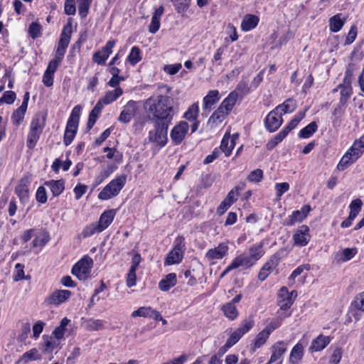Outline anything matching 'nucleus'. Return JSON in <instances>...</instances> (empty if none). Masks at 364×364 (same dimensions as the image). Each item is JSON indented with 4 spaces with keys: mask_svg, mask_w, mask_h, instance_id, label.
I'll return each instance as SVG.
<instances>
[{
    "mask_svg": "<svg viewBox=\"0 0 364 364\" xmlns=\"http://www.w3.org/2000/svg\"><path fill=\"white\" fill-rule=\"evenodd\" d=\"M145 108L152 114L154 122H171L174 114L172 100L166 95L149 98L145 102Z\"/></svg>",
    "mask_w": 364,
    "mask_h": 364,
    "instance_id": "1",
    "label": "nucleus"
},
{
    "mask_svg": "<svg viewBox=\"0 0 364 364\" xmlns=\"http://www.w3.org/2000/svg\"><path fill=\"white\" fill-rule=\"evenodd\" d=\"M364 153V135L356 139L342 156L337 169L344 171L354 164Z\"/></svg>",
    "mask_w": 364,
    "mask_h": 364,
    "instance_id": "2",
    "label": "nucleus"
},
{
    "mask_svg": "<svg viewBox=\"0 0 364 364\" xmlns=\"http://www.w3.org/2000/svg\"><path fill=\"white\" fill-rule=\"evenodd\" d=\"M127 182V175L122 174L112 180L98 194V198L107 200L117 196Z\"/></svg>",
    "mask_w": 364,
    "mask_h": 364,
    "instance_id": "3",
    "label": "nucleus"
},
{
    "mask_svg": "<svg viewBox=\"0 0 364 364\" xmlns=\"http://www.w3.org/2000/svg\"><path fill=\"white\" fill-rule=\"evenodd\" d=\"M264 255L262 250V244L253 245L249 248V255L241 254L235 258L240 267L248 269L252 267L257 260H259Z\"/></svg>",
    "mask_w": 364,
    "mask_h": 364,
    "instance_id": "4",
    "label": "nucleus"
},
{
    "mask_svg": "<svg viewBox=\"0 0 364 364\" xmlns=\"http://www.w3.org/2000/svg\"><path fill=\"white\" fill-rule=\"evenodd\" d=\"M171 122H155V129L150 131L149 139L161 146H164L167 142V132Z\"/></svg>",
    "mask_w": 364,
    "mask_h": 364,
    "instance_id": "5",
    "label": "nucleus"
},
{
    "mask_svg": "<svg viewBox=\"0 0 364 364\" xmlns=\"http://www.w3.org/2000/svg\"><path fill=\"white\" fill-rule=\"evenodd\" d=\"M285 250L280 249L263 265L258 274V279L260 281L265 280L272 271L278 266L281 259L285 255Z\"/></svg>",
    "mask_w": 364,
    "mask_h": 364,
    "instance_id": "6",
    "label": "nucleus"
},
{
    "mask_svg": "<svg viewBox=\"0 0 364 364\" xmlns=\"http://www.w3.org/2000/svg\"><path fill=\"white\" fill-rule=\"evenodd\" d=\"M184 240L185 239L183 236H178L176 237L174 247L173 250L168 253L166 259V264L171 265L181 262L185 249Z\"/></svg>",
    "mask_w": 364,
    "mask_h": 364,
    "instance_id": "7",
    "label": "nucleus"
},
{
    "mask_svg": "<svg viewBox=\"0 0 364 364\" xmlns=\"http://www.w3.org/2000/svg\"><path fill=\"white\" fill-rule=\"evenodd\" d=\"M92 258L89 256H85L73 267L72 274L79 279H85L92 269Z\"/></svg>",
    "mask_w": 364,
    "mask_h": 364,
    "instance_id": "8",
    "label": "nucleus"
},
{
    "mask_svg": "<svg viewBox=\"0 0 364 364\" xmlns=\"http://www.w3.org/2000/svg\"><path fill=\"white\" fill-rule=\"evenodd\" d=\"M279 295L281 298L279 301L280 309L282 310H287L292 306L294 299L297 296V291L293 290L289 292L288 289L286 287H283L280 289Z\"/></svg>",
    "mask_w": 364,
    "mask_h": 364,
    "instance_id": "9",
    "label": "nucleus"
},
{
    "mask_svg": "<svg viewBox=\"0 0 364 364\" xmlns=\"http://www.w3.org/2000/svg\"><path fill=\"white\" fill-rule=\"evenodd\" d=\"M31 183L30 176H25L18 182V186L15 188V193L19 198L20 200L25 203L28 201V187Z\"/></svg>",
    "mask_w": 364,
    "mask_h": 364,
    "instance_id": "10",
    "label": "nucleus"
},
{
    "mask_svg": "<svg viewBox=\"0 0 364 364\" xmlns=\"http://www.w3.org/2000/svg\"><path fill=\"white\" fill-rule=\"evenodd\" d=\"M282 113L275 108L271 111L267 116L265 119V126L270 132L277 131L282 123Z\"/></svg>",
    "mask_w": 364,
    "mask_h": 364,
    "instance_id": "11",
    "label": "nucleus"
},
{
    "mask_svg": "<svg viewBox=\"0 0 364 364\" xmlns=\"http://www.w3.org/2000/svg\"><path fill=\"white\" fill-rule=\"evenodd\" d=\"M188 130V124L186 122H181L176 125L171 132V138L176 145L180 144L185 138Z\"/></svg>",
    "mask_w": 364,
    "mask_h": 364,
    "instance_id": "12",
    "label": "nucleus"
},
{
    "mask_svg": "<svg viewBox=\"0 0 364 364\" xmlns=\"http://www.w3.org/2000/svg\"><path fill=\"white\" fill-rule=\"evenodd\" d=\"M70 296L71 291L69 290H55L46 299V302L48 304L60 305L66 301Z\"/></svg>",
    "mask_w": 364,
    "mask_h": 364,
    "instance_id": "13",
    "label": "nucleus"
},
{
    "mask_svg": "<svg viewBox=\"0 0 364 364\" xmlns=\"http://www.w3.org/2000/svg\"><path fill=\"white\" fill-rule=\"evenodd\" d=\"M310 240L309 228L306 225L299 226L294 235L295 245L303 247L308 244Z\"/></svg>",
    "mask_w": 364,
    "mask_h": 364,
    "instance_id": "14",
    "label": "nucleus"
},
{
    "mask_svg": "<svg viewBox=\"0 0 364 364\" xmlns=\"http://www.w3.org/2000/svg\"><path fill=\"white\" fill-rule=\"evenodd\" d=\"M136 111V105L134 101L130 100L124 107L119 117V121L122 123L129 122L134 117Z\"/></svg>",
    "mask_w": 364,
    "mask_h": 364,
    "instance_id": "15",
    "label": "nucleus"
},
{
    "mask_svg": "<svg viewBox=\"0 0 364 364\" xmlns=\"http://www.w3.org/2000/svg\"><path fill=\"white\" fill-rule=\"evenodd\" d=\"M228 246L223 242L219 244L218 247L210 249L206 252L205 257L210 260L220 259L228 254Z\"/></svg>",
    "mask_w": 364,
    "mask_h": 364,
    "instance_id": "16",
    "label": "nucleus"
},
{
    "mask_svg": "<svg viewBox=\"0 0 364 364\" xmlns=\"http://www.w3.org/2000/svg\"><path fill=\"white\" fill-rule=\"evenodd\" d=\"M311 211V207L309 205H304L300 210H295L289 216V220L286 223L287 225H293L296 223L301 222L306 218Z\"/></svg>",
    "mask_w": 364,
    "mask_h": 364,
    "instance_id": "17",
    "label": "nucleus"
},
{
    "mask_svg": "<svg viewBox=\"0 0 364 364\" xmlns=\"http://www.w3.org/2000/svg\"><path fill=\"white\" fill-rule=\"evenodd\" d=\"M164 11L163 6H160L156 9L152 16L151 23L149 26V31L151 33H156L160 28V19Z\"/></svg>",
    "mask_w": 364,
    "mask_h": 364,
    "instance_id": "18",
    "label": "nucleus"
},
{
    "mask_svg": "<svg viewBox=\"0 0 364 364\" xmlns=\"http://www.w3.org/2000/svg\"><path fill=\"white\" fill-rule=\"evenodd\" d=\"M44 186L50 188L54 197L59 196L65 189V182L63 179L45 181Z\"/></svg>",
    "mask_w": 364,
    "mask_h": 364,
    "instance_id": "19",
    "label": "nucleus"
},
{
    "mask_svg": "<svg viewBox=\"0 0 364 364\" xmlns=\"http://www.w3.org/2000/svg\"><path fill=\"white\" fill-rule=\"evenodd\" d=\"M115 215L114 210H109L105 211L100 216L97 223L100 227V231L105 230L113 221Z\"/></svg>",
    "mask_w": 364,
    "mask_h": 364,
    "instance_id": "20",
    "label": "nucleus"
},
{
    "mask_svg": "<svg viewBox=\"0 0 364 364\" xmlns=\"http://www.w3.org/2000/svg\"><path fill=\"white\" fill-rule=\"evenodd\" d=\"M177 278L175 273L167 274L164 279L160 281L159 284V289L163 291H168L171 287L176 284Z\"/></svg>",
    "mask_w": 364,
    "mask_h": 364,
    "instance_id": "21",
    "label": "nucleus"
},
{
    "mask_svg": "<svg viewBox=\"0 0 364 364\" xmlns=\"http://www.w3.org/2000/svg\"><path fill=\"white\" fill-rule=\"evenodd\" d=\"M78 125L67 122L64 137H63V141L65 146L70 145L72 141H73L75 134L77 133Z\"/></svg>",
    "mask_w": 364,
    "mask_h": 364,
    "instance_id": "22",
    "label": "nucleus"
},
{
    "mask_svg": "<svg viewBox=\"0 0 364 364\" xmlns=\"http://www.w3.org/2000/svg\"><path fill=\"white\" fill-rule=\"evenodd\" d=\"M330 343V338L323 335L318 336L312 341L309 350L312 352L323 350Z\"/></svg>",
    "mask_w": 364,
    "mask_h": 364,
    "instance_id": "23",
    "label": "nucleus"
},
{
    "mask_svg": "<svg viewBox=\"0 0 364 364\" xmlns=\"http://www.w3.org/2000/svg\"><path fill=\"white\" fill-rule=\"evenodd\" d=\"M286 351V344L284 341H279L272 346V354L268 363H272L278 360Z\"/></svg>",
    "mask_w": 364,
    "mask_h": 364,
    "instance_id": "24",
    "label": "nucleus"
},
{
    "mask_svg": "<svg viewBox=\"0 0 364 364\" xmlns=\"http://www.w3.org/2000/svg\"><path fill=\"white\" fill-rule=\"evenodd\" d=\"M41 359V355L36 348L24 353L22 356L16 362V364H26L30 361L37 360Z\"/></svg>",
    "mask_w": 364,
    "mask_h": 364,
    "instance_id": "25",
    "label": "nucleus"
},
{
    "mask_svg": "<svg viewBox=\"0 0 364 364\" xmlns=\"http://www.w3.org/2000/svg\"><path fill=\"white\" fill-rule=\"evenodd\" d=\"M259 22V18L257 16L247 14L243 18L241 23V28L242 31H248L257 26Z\"/></svg>",
    "mask_w": 364,
    "mask_h": 364,
    "instance_id": "26",
    "label": "nucleus"
},
{
    "mask_svg": "<svg viewBox=\"0 0 364 364\" xmlns=\"http://www.w3.org/2000/svg\"><path fill=\"white\" fill-rule=\"evenodd\" d=\"M220 100L219 92L216 90H210L208 95L203 98V108L210 109Z\"/></svg>",
    "mask_w": 364,
    "mask_h": 364,
    "instance_id": "27",
    "label": "nucleus"
},
{
    "mask_svg": "<svg viewBox=\"0 0 364 364\" xmlns=\"http://www.w3.org/2000/svg\"><path fill=\"white\" fill-rule=\"evenodd\" d=\"M122 94V89L117 87L113 90L106 92L105 96L101 98V102H103L105 105H109L117 100Z\"/></svg>",
    "mask_w": 364,
    "mask_h": 364,
    "instance_id": "28",
    "label": "nucleus"
},
{
    "mask_svg": "<svg viewBox=\"0 0 364 364\" xmlns=\"http://www.w3.org/2000/svg\"><path fill=\"white\" fill-rule=\"evenodd\" d=\"M72 33V26L71 25H66L64 26L61 34L60 38L58 42V46L64 48H67L69 45Z\"/></svg>",
    "mask_w": 364,
    "mask_h": 364,
    "instance_id": "29",
    "label": "nucleus"
},
{
    "mask_svg": "<svg viewBox=\"0 0 364 364\" xmlns=\"http://www.w3.org/2000/svg\"><path fill=\"white\" fill-rule=\"evenodd\" d=\"M346 21V18H341V14H338L329 19L330 30L333 32L339 31Z\"/></svg>",
    "mask_w": 364,
    "mask_h": 364,
    "instance_id": "30",
    "label": "nucleus"
},
{
    "mask_svg": "<svg viewBox=\"0 0 364 364\" xmlns=\"http://www.w3.org/2000/svg\"><path fill=\"white\" fill-rule=\"evenodd\" d=\"M45 124L46 116L41 113H37L31 122V129L36 130L42 133Z\"/></svg>",
    "mask_w": 364,
    "mask_h": 364,
    "instance_id": "31",
    "label": "nucleus"
},
{
    "mask_svg": "<svg viewBox=\"0 0 364 364\" xmlns=\"http://www.w3.org/2000/svg\"><path fill=\"white\" fill-rule=\"evenodd\" d=\"M228 114L227 112L223 110L222 108L218 107L210 116L208 123L213 125L220 123L225 119Z\"/></svg>",
    "mask_w": 364,
    "mask_h": 364,
    "instance_id": "32",
    "label": "nucleus"
},
{
    "mask_svg": "<svg viewBox=\"0 0 364 364\" xmlns=\"http://www.w3.org/2000/svg\"><path fill=\"white\" fill-rule=\"evenodd\" d=\"M234 146L235 143L233 141H230V135L225 134L222 139L219 150L220 151V152H224L226 156H229Z\"/></svg>",
    "mask_w": 364,
    "mask_h": 364,
    "instance_id": "33",
    "label": "nucleus"
},
{
    "mask_svg": "<svg viewBox=\"0 0 364 364\" xmlns=\"http://www.w3.org/2000/svg\"><path fill=\"white\" fill-rule=\"evenodd\" d=\"M296 108V102L293 98L287 99L284 102L276 107L277 110H281L284 114L293 112Z\"/></svg>",
    "mask_w": 364,
    "mask_h": 364,
    "instance_id": "34",
    "label": "nucleus"
},
{
    "mask_svg": "<svg viewBox=\"0 0 364 364\" xmlns=\"http://www.w3.org/2000/svg\"><path fill=\"white\" fill-rule=\"evenodd\" d=\"M225 316L230 320L235 319L238 316V311L232 303H226L221 308Z\"/></svg>",
    "mask_w": 364,
    "mask_h": 364,
    "instance_id": "35",
    "label": "nucleus"
},
{
    "mask_svg": "<svg viewBox=\"0 0 364 364\" xmlns=\"http://www.w3.org/2000/svg\"><path fill=\"white\" fill-rule=\"evenodd\" d=\"M245 188V183H240L239 186H235L232 189L225 198V200L230 203V205L233 204L237 200V196L240 195V191Z\"/></svg>",
    "mask_w": 364,
    "mask_h": 364,
    "instance_id": "36",
    "label": "nucleus"
},
{
    "mask_svg": "<svg viewBox=\"0 0 364 364\" xmlns=\"http://www.w3.org/2000/svg\"><path fill=\"white\" fill-rule=\"evenodd\" d=\"M317 129V124L315 122H312L299 132V136L304 139L309 138L316 132Z\"/></svg>",
    "mask_w": 364,
    "mask_h": 364,
    "instance_id": "37",
    "label": "nucleus"
},
{
    "mask_svg": "<svg viewBox=\"0 0 364 364\" xmlns=\"http://www.w3.org/2000/svg\"><path fill=\"white\" fill-rule=\"evenodd\" d=\"M338 88L340 89L341 93L340 104L344 105L352 95V87L339 85Z\"/></svg>",
    "mask_w": 364,
    "mask_h": 364,
    "instance_id": "38",
    "label": "nucleus"
},
{
    "mask_svg": "<svg viewBox=\"0 0 364 364\" xmlns=\"http://www.w3.org/2000/svg\"><path fill=\"white\" fill-rule=\"evenodd\" d=\"M27 108L23 107V106H20L18 109H16L11 115V119L14 124L19 125L25 116V113L26 112Z\"/></svg>",
    "mask_w": 364,
    "mask_h": 364,
    "instance_id": "39",
    "label": "nucleus"
},
{
    "mask_svg": "<svg viewBox=\"0 0 364 364\" xmlns=\"http://www.w3.org/2000/svg\"><path fill=\"white\" fill-rule=\"evenodd\" d=\"M92 0H77L78 4V13L82 18H85Z\"/></svg>",
    "mask_w": 364,
    "mask_h": 364,
    "instance_id": "40",
    "label": "nucleus"
},
{
    "mask_svg": "<svg viewBox=\"0 0 364 364\" xmlns=\"http://www.w3.org/2000/svg\"><path fill=\"white\" fill-rule=\"evenodd\" d=\"M105 321L100 319H88L86 321V328L88 331H99L104 328Z\"/></svg>",
    "mask_w": 364,
    "mask_h": 364,
    "instance_id": "41",
    "label": "nucleus"
},
{
    "mask_svg": "<svg viewBox=\"0 0 364 364\" xmlns=\"http://www.w3.org/2000/svg\"><path fill=\"white\" fill-rule=\"evenodd\" d=\"M141 58L140 49L138 47H136V46H134L132 48L131 52H130L129 55L127 57L128 61L132 65H134L136 63H138L141 60Z\"/></svg>",
    "mask_w": 364,
    "mask_h": 364,
    "instance_id": "42",
    "label": "nucleus"
},
{
    "mask_svg": "<svg viewBox=\"0 0 364 364\" xmlns=\"http://www.w3.org/2000/svg\"><path fill=\"white\" fill-rule=\"evenodd\" d=\"M41 132L30 129V132L27 139V146L29 149H33L38 140L39 139Z\"/></svg>",
    "mask_w": 364,
    "mask_h": 364,
    "instance_id": "43",
    "label": "nucleus"
},
{
    "mask_svg": "<svg viewBox=\"0 0 364 364\" xmlns=\"http://www.w3.org/2000/svg\"><path fill=\"white\" fill-rule=\"evenodd\" d=\"M153 312V309L151 306H141L137 310L134 311L132 313V317H151V313Z\"/></svg>",
    "mask_w": 364,
    "mask_h": 364,
    "instance_id": "44",
    "label": "nucleus"
},
{
    "mask_svg": "<svg viewBox=\"0 0 364 364\" xmlns=\"http://www.w3.org/2000/svg\"><path fill=\"white\" fill-rule=\"evenodd\" d=\"M287 135L282 130L277 135L269 140L266 144L268 150L273 149L279 142H281Z\"/></svg>",
    "mask_w": 364,
    "mask_h": 364,
    "instance_id": "45",
    "label": "nucleus"
},
{
    "mask_svg": "<svg viewBox=\"0 0 364 364\" xmlns=\"http://www.w3.org/2000/svg\"><path fill=\"white\" fill-rule=\"evenodd\" d=\"M41 26L37 22H33L29 26L28 33L30 37L36 39L41 35Z\"/></svg>",
    "mask_w": 364,
    "mask_h": 364,
    "instance_id": "46",
    "label": "nucleus"
},
{
    "mask_svg": "<svg viewBox=\"0 0 364 364\" xmlns=\"http://www.w3.org/2000/svg\"><path fill=\"white\" fill-rule=\"evenodd\" d=\"M269 335L268 333L262 330L260 331L256 336L255 339L254 343V348H260L262 345H264L267 338H269Z\"/></svg>",
    "mask_w": 364,
    "mask_h": 364,
    "instance_id": "47",
    "label": "nucleus"
},
{
    "mask_svg": "<svg viewBox=\"0 0 364 364\" xmlns=\"http://www.w3.org/2000/svg\"><path fill=\"white\" fill-rule=\"evenodd\" d=\"M243 335L241 333L240 330H238L237 328L235 329L231 333L230 337L228 338V341H227V342L225 343V346L228 347V348H230V347L234 346L236 343L238 342V341L240 339V338Z\"/></svg>",
    "mask_w": 364,
    "mask_h": 364,
    "instance_id": "48",
    "label": "nucleus"
},
{
    "mask_svg": "<svg viewBox=\"0 0 364 364\" xmlns=\"http://www.w3.org/2000/svg\"><path fill=\"white\" fill-rule=\"evenodd\" d=\"M178 13L186 12L190 4V0H171Z\"/></svg>",
    "mask_w": 364,
    "mask_h": 364,
    "instance_id": "49",
    "label": "nucleus"
},
{
    "mask_svg": "<svg viewBox=\"0 0 364 364\" xmlns=\"http://www.w3.org/2000/svg\"><path fill=\"white\" fill-rule=\"evenodd\" d=\"M100 227L96 223H92L87 226L82 232V235L84 237H88L92 236L96 232H100Z\"/></svg>",
    "mask_w": 364,
    "mask_h": 364,
    "instance_id": "50",
    "label": "nucleus"
},
{
    "mask_svg": "<svg viewBox=\"0 0 364 364\" xmlns=\"http://www.w3.org/2000/svg\"><path fill=\"white\" fill-rule=\"evenodd\" d=\"M303 355V346L301 343H297L291 350L290 354V360L293 362V360H300Z\"/></svg>",
    "mask_w": 364,
    "mask_h": 364,
    "instance_id": "51",
    "label": "nucleus"
},
{
    "mask_svg": "<svg viewBox=\"0 0 364 364\" xmlns=\"http://www.w3.org/2000/svg\"><path fill=\"white\" fill-rule=\"evenodd\" d=\"M198 114V107L197 105H192L185 112L184 117L188 120H196Z\"/></svg>",
    "mask_w": 364,
    "mask_h": 364,
    "instance_id": "52",
    "label": "nucleus"
},
{
    "mask_svg": "<svg viewBox=\"0 0 364 364\" xmlns=\"http://www.w3.org/2000/svg\"><path fill=\"white\" fill-rule=\"evenodd\" d=\"M263 178V171L259 169H255L250 173V174L247 176V180L250 182L252 183H258Z\"/></svg>",
    "mask_w": 364,
    "mask_h": 364,
    "instance_id": "53",
    "label": "nucleus"
},
{
    "mask_svg": "<svg viewBox=\"0 0 364 364\" xmlns=\"http://www.w3.org/2000/svg\"><path fill=\"white\" fill-rule=\"evenodd\" d=\"M16 97V95L14 91H6L0 98V104L6 103L11 105L15 101Z\"/></svg>",
    "mask_w": 364,
    "mask_h": 364,
    "instance_id": "54",
    "label": "nucleus"
},
{
    "mask_svg": "<svg viewBox=\"0 0 364 364\" xmlns=\"http://www.w3.org/2000/svg\"><path fill=\"white\" fill-rule=\"evenodd\" d=\"M80 110H81V107L80 105L75 106L73 109L71 114H70L68 122L78 125Z\"/></svg>",
    "mask_w": 364,
    "mask_h": 364,
    "instance_id": "55",
    "label": "nucleus"
},
{
    "mask_svg": "<svg viewBox=\"0 0 364 364\" xmlns=\"http://www.w3.org/2000/svg\"><path fill=\"white\" fill-rule=\"evenodd\" d=\"M357 253L356 248H346L342 252V257L341 260L342 262H346L353 258Z\"/></svg>",
    "mask_w": 364,
    "mask_h": 364,
    "instance_id": "56",
    "label": "nucleus"
},
{
    "mask_svg": "<svg viewBox=\"0 0 364 364\" xmlns=\"http://www.w3.org/2000/svg\"><path fill=\"white\" fill-rule=\"evenodd\" d=\"M255 325V322L252 319L244 320L240 326L237 328L238 330H240L241 333L244 335L247 332H248Z\"/></svg>",
    "mask_w": 364,
    "mask_h": 364,
    "instance_id": "57",
    "label": "nucleus"
},
{
    "mask_svg": "<svg viewBox=\"0 0 364 364\" xmlns=\"http://www.w3.org/2000/svg\"><path fill=\"white\" fill-rule=\"evenodd\" d=\"M36 200L41 203H46L47 201V193L43 186H40L36 194Z\"/></svg>",
    "mask_w": 364,
    "mask_h": 364,
    "instance_id": "58",
    "label": "nucleus"
},
{
    "mask_svg": "<svg viewBox=\"0 0 364 364\" xmlns=\"http://www.w3.org/2000/svg\"><path fill=\"white\" fill-rule=\"evenodd\" d=\"M282 320L279 318H276L272 320L263 330L268 333L269 335L275 330L279 328L282 324Z\"/></svg>",
    "mask_w": 364,
    "mask_h": 364,
    "instance_id": "59",
    "label": "nucleus"
},
{
    "mask_svg": "<svg viewBox=\"0 0 364 364\" xmlns=\"http://www.w3.org/2000/svg\"><path fill=\"white\" fill-rule=\"evenodd\" d=\"M136 270H134V269H129V272L127 275V279H126V283H127V285L128 287H132L136 285Z\"/></svg>",
    "mask_w": 364,
    "mask_h": 364,
    "instance_id": "60",
    "label": "nucleus"
},
{
    "mask_svg": "<svg viewBox=\"0 0 364 364\" xmlns=\"http://www.w3.org/2000/svg\"><path fill=\"white\" fill-rule=\"evenodd\" d=\"M64 9L67 15H74L76 12L75 0H65Z\"/></svg>",
    "mask_w": 364,
    "mask_h": 364,
    "instance_id": "61",
    "label": "nucleus"
},
{
    "mask_svg": "<svg viewBox=\"0 0 364 364\" xmlns=\"http://www.w3.org/2000/svg\"><path fill=\"white\" fill-rule=\"evenodd\" d=\"M275 189L277 191V196L280 198L284 193L289 189V185L288 183H277L275 185Z\"/></svg>",
    "mask_w": 364,
    "mask_h": 364,
    "instance_id": "62",
    "label": "nucleus"
},
{
    "mask_svg": "<svg viewBox=\"0 0 364 364\" xmlns=\"http://www.w3.org/2000/svg\"><path fill=\"white\" fill-rule=\"evenodd\" d=\"M107 58V55L102 53L100 50L95 53L92 58L95 63L102 65L105 64Z\"/></svg>",
    "mask_w": 364,
    "mask_h": 364,
    "instance_id": "63",
    "label": "nucleus"
},
{
    "mask_svg": "<svg viewBox=\"0 0 364 364\" xmlns=\"http://www.w3.org/2000/svg\"><path fill=\"white\" fill-rule=\"evenodd\" d=\"M353 304L356 309L364 311V293H361L355 297Z\"/></svg>",
    "mask_w": 364,
    "mask_h": 364,
    "instance_id": "64",
    "label": "nucleus"
}]
</instances>
